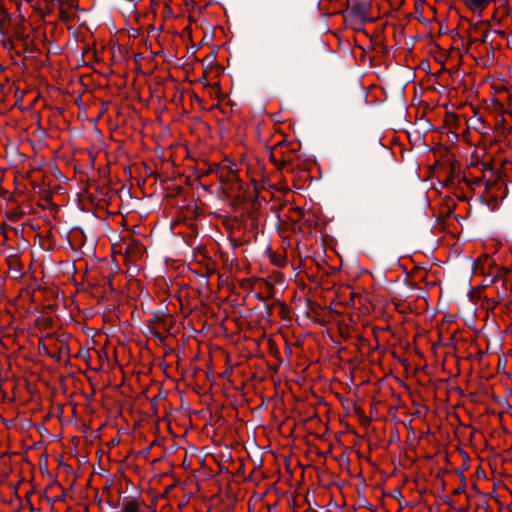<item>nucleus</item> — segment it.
I'll return each mask as SVG.
<instances>
[{
    "instance_id": "1",
    "label": "nucleus",
    "mask_w": 512,
    "mask_h": 512,
    "mask_svg": "<svg viewBox=\"0 0 512 512\" xmlns=\"http://www.w3.org/2000/svg\"><path fill=\"white\" fill-rule=\"evenodd\" d=\"M494 0H463L466 7L477 15H481L482 12L488 7V5Z\"/></svg>"
},
{
    "instance_id": "2",
    "label": "nucleus",
    "mask_w": 512,
    "mask_h": 512,
    "mask_svg": "<svg viewBox=\"0 0 512 512\" xmlns=\"http://www.w3.org/2000/svg\"><path fill=\"white\" fill-rule=\"evenodd\" d=\"M140 502L136 499H130L122 504L121 512H140Z\"/></svg>"
},
{
    "instance_id": "3",
    "label": "nucleus",
    "mask_w": 512,
    "mask_h": 512,
    "mask_svg": "<svg viewBox=\"0 0 512 512\" xmlns=\"http://www.w3.org/2000/svg\"><path fill=\"white\" fill-rule=\"evenodd\" d=\"M275 264H276L277 266H281V265H282V262H275Z\"/></svg>"
}]
</instances>
